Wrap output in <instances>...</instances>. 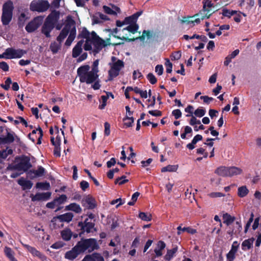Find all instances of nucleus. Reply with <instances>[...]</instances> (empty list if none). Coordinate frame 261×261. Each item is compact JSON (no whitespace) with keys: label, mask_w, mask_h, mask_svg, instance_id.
I'll return each instance as SVG.
<instances>
[{"label":"nucleus","mask_w":261,"mask_h":261,"mask_svg":"<svg viewBox=\"0 0 261 261\" xmlns=\"http://www.w3.org/2000/svg\"><path fill=\"white\" fill-rule=\"evenodd\" d=\"M178 168L177 165H168L162 168L161 171L162 172H175Z\"/></svg>","instance_id":"nucleus-34"},{"label":"nucleus","mask_w":261,"mask_h":261,"mask_svg":"<svg viewBox=\"0 0 261 261\" xmlns=\"http://www.w3.org/2000/svg\"><path fill=\"white\" fill-rule=\"evenodd\" d=\"M0 68L4 71H7L9 70V67L6 62L3 61L0 62Z\"/></svg>","instance_id":"nucleus-59"},{"label":"nucleus","mask_w":261,"mask_h":261,"mask_svg":"<svg viewBox=\"0 0 261 261\" xmlns=\"http://www.w3.org/2000/svg\"><path fill=\"white\" fill-rule=\"evenodd\" d=\"M165 65L167 67L166 72L167 73H171L172 69V64L169 60H167L166 62Z\"/></svg>","instance_id":"nucleus-61"},{"label":"nucleus","mask_w":261,"mask_h":261,"mask_svg":"<svg viewBox=\"0 0 261 261\" xmlns=\"http://www.w3.org/2000/svg\"><path fill=\"white\" fill-rule=\"evenodd\" d=\"M84 243L87 250L89 252H91L98 247L96 240L94 239H89L84 240Z\"/></svg>","instance_id":"nucleus-16"},{"label":"nucleus","mask_w":261,"mask_h":261,"mask_svg":"<svg viewBox=\"0 0 261 261\" xmlns=\"http://www.w3.org/2000/svg\"><path fill=\"white\" fill-rule=\"evenodd\" d=\"M14 7L13 3L9 1L3 6L1 21L4 25H8L12 19Z\"/></svg>","instance_id":"nucleus-6"},{"label":"nucleus","mask_w":261,"mask_h":261,"mask_svg":"<svg viewBox=\"0 0 261 261\" xmlns=\"http://www.w3.org/2000/svg\"><path fill=\"white\" fill-rule=\"evenodd\" d=\"M136 20L134 17L133 15H132L130 16L126 17L124 19V23H126V24H134L136 23Z\"/></svg>","instance_id":"nucleus-44"},{"label":"nucleus","mask_w":261,"mask_h":261,"mask_svg":"<svg viewBox=\"0 0 261 261\" xmlns=\"http://www.w3.org/2000/svg\"><path fill=\"white\" fill-rule=\"evenodd\" d=\"M194 108L191 105H189L186 108H185V111L186 112L189 113V114L186 115V117H190L193 115Z\"/></svg>","instance_id":"nucleus-53"},{"label":"nucleus","mask_w":261,"mask_h":261,"mask_svg":"<svg viewBox=\"0 0 261 261\" xmlns=\"http://www.w3.org/2000/svg\"><path fill=\"white\" fill-rule=\"evenodd\" d=\"M4 252L6 256L11 260L14 257V252L12 250L11 248L5 247L4 249Z\"/></svg>","instance_id":"nucleus-33"},{"label":"nucleus","mask_w":261,"mask_h":261,"mask_svg":"<svg viewBox=\"0 0 261 261\" xmlns=\"http://www.w3.org/2000/svg\"><path fill=\"white\" fill-rule=\"evenodd\" d=\"M223 218L224 220V223L226 224L227 226L232 223L235 219L234 217L231 216L227 213L223 215Z\"/></svg>","instance_id":"nucleus-31"},{"label":"nucleus","mask_w":261,"mask_h":261,"mask_svg":"<svg viewBox=\"0 0 261 261\" xmlns=\"http://www.w3.org/2000/svg\"><path fill=\"white\" fill-rule=\"evenodd\" d=\"M237 14V11L234 10L230 11L227 9H223L222 10V14L225 17L230 18L231 16Z\"/></svg>","instance_id":"nucleus-37"},{"label":"nucleus","mask_w":261,"mask_h":261,"mask_svg":"<svg viewBox=\"0 0 261 261\" xmlns=\"http://www.w3.org/2000/svg\"><path fill=\"white\" fill-rule=\"evenodd\" d=\"M82 36L86 39L84 49L91 51L94 54L98 53L107 45L106 42L99 38L94 32L90 33L87 30L83 31Z\"/></svg>","instance_id":"nucleus-2"},{"label":"nucleus","mask_w":261,"mask_h":261,"mask_svg":"<svg viewBox=\"0 0 261 261\" xmlns=\"http://www.w3.org/2000/svg\"><path fill=\"white\" fill-rule=\"evenodd\" d=\"M5 83V84L3 85L2 86L4 89L8 90L10 88V84L12 83L11 79L10 77L7 78Z\"/></svg>","instance_id":"nucleus-55"},{"label":"nucleus","mask_w":261,"mask_h":261,"mask_svg":"<svg viewBox=\"0 0 261 261\" xmlns=\"http://www.w3.org/2000/svg\"><path fill=\"white\" fill-rule=\"evenodd\" d=\"M248 193L249 190L245 186L240 187L238 188V195L240 197H244Z\"/></svg>","instance_id":"nucleus-30"},{"label":"nucleus","mask_w":261,"mask_h":261,"mask_svg":"<svg viewBox=\"0 0 261 261\" xmlns=\"http://www.w3.org/2000/svg\"><path fill=\"white\" fill-rule=\"evenodd\" d=\"M50 196V192L38 193L32 198V200L33 201L40 200L45 201L48 200Z\"/></svg>","instance_id":"nucleus-18"},{"label":"nucleus","mask_w":261,"mask_h":261,"mask_svg":"<svg viewBox=\"0 0 261 261\" xmlns=\"http://www.w3.org/2000/svg\"><path fill=\"white\" fill-rule=\"evenodd\" d=\"M60 144L59 142L57 143V145H55L54 154L57 157H60L61 155V148H60Z\"/></svg>","instance_id":"nucleus-46"},{"label":"nucleus","mask_w":261,"mask_h":261,"mask_svg":"<svg viewBox=\"0 0 261 261\" xmlns=\"http://www.w3.org/2000/svg\"><path fill=\"white\" fill-rule=\"evenodd\" d=\"M36 187L42 190H48L50 188V184L48 182H38Z\"/></svg>","instance_id":"nucleus-40"},{"label":"nucleus","mask_w":261,"mask_h":261,"mask_svg":"<svg viewBox=\"0 0 261 261\" xmlns=\"http://www.w3.org/2000/svg\"><path fill=\"white\" fill-rule=\"evenodd\" d=\"M124 125L127 127H130L134 123V119L133 117H126L124 118Z\"/></svg>","instance_id":"nucleus-45"},{"label":"nucleus","mask_w":261,"mask_h":261,"mask_svg":"<svg viewBox=\"0 0 261 261\" xmlns=\"http://www.w3.org/2000/svg\"><path fill=\"white\" fill-rule=\"evenodd\" d=\"M16 160L14 168L18 171L26 172L32 167L30 159L27 156L17 158Z\"/></svg>","instance_id":"nucleus-7"},{"label":"nucleus","mask_w":261,"mask_h":261,"mask_svg":"<svg viewBox=\"0 0 261 261\" xmlns=\"http://www.w3.org/2000/svg\"><path fill=\"white\" fill-rule=\"evenodd\" d=\"M163 67L162 65H157L155 68V72L159 75H161L163 74Z\"/></svg>","instance_id":"nucleus-58"},{"label":"nucleus","mask_w":261,"mask_h":261,"mask_svg":"<svg viewBox=\"0 0 261 261\" xmlns=\"http://www.w3.org/2000/svg\"><path fill=\"white\" fill-rule=\"evenodd\" d=\"M92 23L93 24H98L102 23V21L100 17H99V15L97 13L94 14L92 17Z\"/></svg>","instance_id":"nucleus-43"},{"label":"nucleus","mask_w":261,"mask_h":261,"mask_svg":"<svg viewBox=\"0 0 261 261\" xmlns=\"http://www.w3.org/2000/svg\"><path fill=\"white\" fill-rule=\"evenodd\" d=\"M68 35V37L65 44L67 46H69L76 36L75 21L70 16L67 17L65 25L59 35L57 37V40L59 42V44L54 42L51 43L50 45V49L53 54H56L60 48V44L64 40Z\"/></svg>","instance_id":"nucleus-1"},{"label":"nucleus","mask_w":261,"mask_h":261,"mask_svg":"<svg viewBox=\"0 0 261 261\" xmlns=\"http://www.w3.org/2000/svg\"><path fill=\"white\" fill-rule=\"evenodd\" d=\"M66 210L72 211L76 213H80L82 212V208L79 204L75 203H72L66 206Z\"/></svg>","instance_id":"nucleus-27"},{"label":"nucleus","mask_w":261,"mask_h":261,"mask_svg":"<svg viewBox=\"0 0 261 261\" xmlns=\"http://www.w3.org/2000/svg\"><path fill=\"white\" fill-rule=\"evenodd\" d=\"M101 99L102 100V103L99 105V108L100 109H103L105 108V106H106V102L108 99L107 96L102 95L101 96Z\"/></svg>","instance_id":"nucleus-60"},{"label":"nucleus","mask_w":261,"mask_h":261,"mask_svg":"<svg viewBox=\"0 0 261 261\" xmlns=\"http://www.w3.org/2000/svg\"><path fill=\"white\" fill-rule=\"evenodd\" d=\"M139 29V26L137 24L134 23V24H130L125 28H124L122 30V31H124L125 30H127L128 32L135 34L136 32H137L138 30Z\"/></svg>","instance_id":"nucleus-32"},{"label":"nucleus","mask_w":261,"mask_h":261,"mask_svg":"<svg viewBox=\"0 0 261 261\" xmlns=\"http://www.w3.org/2000/svg\"><path fill=\"white\" fill-rule=\"evenodd\" d=\"M191 119L190 120L189 123L191 125L194 126L196 124H200L201 122L200 120H197L196 118L193 115L191 116Z\"/></svg>","instance_id":"nucleus-49"},{"label":"nucleus","mask_w":261,"mask_h":261,"mask_svg":"<svg viewBox=\"0 0 261 261\" xmlns=\"http://www.w3.org/2000/svg\"><path fill=\"white\" fill-rule=\"evenodd\" d=\"M13 141V135L9 133L6 128L0 127V144L10 143Z\"/></svg>","instance_id":"nucleus-10"},{"label":"nucleus","mask_w":261,"mask_h":261,"mask_svg":"<svg viewBox=\"0 0 261 261\" xmlns=\"http://www.w3.org/2000/svg\"><path fill=\"white\" fill-rule=\"evenodd\" d=\"M166 247V244L162 241L158 242L156 248L154 249L155 257H159L163 255V250Z\"/></svg>","instance_id":"nucleus-20"},{"label":"nucleus","mask_w":261,"mask_h":261,"mask_svg":"<svg viewBox=\"0 0 261 261\" xmlns=\"http://www.w3.org/2000/svg\"><path fill=\"white\" fill-rule=\"evenodd\" d=\"M14 123L17 124L18 123H22L24 125H25V127L28 126V123L27 122L25 121V119H24L22 117H19L17 118V120H15L14 121Z\"/></svg>","instance_id":"nucleus-52"},{"label":"nucleus","mask_w":261,"mask_h":261,"mask_svg":"<svg viewBox=\"0 0 261 261\" xmlns=\"http://www.w3.org/2000/svg\"><path fill=\"white\" fill-rule=\"evenodd\" d=\"M73 217V215L72 213H66L64 214L54 217L51 220V223L55 224L58 221L69 222L72 220Z\"/></svg>","instance_id":"nucleus-14"},{"label":"nucleus","mask_w":261,"mask_h":261,"mask_svg":"<svg viewBox=\"0 0 261 261\" xmlns=\"http://www.w3.org/2000/svg\"><path fill=\"white\" fill-rule=\"evenodd\" d=\"M103 9L104 11L108 14L116 15V12L115 11V10L108 6H103Z\"/></svg>","instance_id":"nucleus-50"},{"label":"nucleus","mask_w":261,"mask_h":261,"mask_svg":"<svg viewBox=\"0 0 261 261\" xmlns=\"http://www.w3.org/2000/svg\"><path fill=\"white\" fill-rule=\"evenodd\" d=\"M194 115L198 117H202L205 114V110L203 109L198 108L194 112Z\"/></svg>","instance_id":"nucleus-42"},{"label":"nucleus","mask_w":261,"mask_h":261,"mask_svg":"<svg viewBox=\"0 0 261 261\" xmlns=\"http://www.w3.org/2000/svg\"><path fill=\"white\" fill-rule=\"evenodd\" d=\"M128 181V179H126L125 176H122L120 177L117 178L115 180V183L116 184H119L120 185L125 184V182Z\"/></svg>","instance_id":"nucleus-47"},{"label":"nucleus","mask_w":261,"mask_h":261,"mask_svg":"<svg viewBox=\"0 0 261 261\" xmlns=\"http://www.w3.org/2000/svg\"><path fill=\"white\" fill-rule=\"evenodd\" d=\"M139 217L141 220L145 221H150L151 220V215L149 213L140 212L139 214Z\"/></svg>","instance_id":"nucleus-36"},{"label":"nucleus","mask_w":261,"mask_h":261,"mask_svg":"<svg viewBox=\"0 0 261 261\" xmlns=\"http://www.w3.org/2000/svg\"><path fill=\"white\" fill-rule=\"evenodd\" d=\"M83 41H80L77 42L76 45L74 47L72 50V57L76 58L81 54L82 51V46L83 44Z\"/></svg>","instance_id":"nucleus-22"},{"label":"nucleus","mask_w":261,"mask_h":261,"mask_svg":"<svg viewBox=\"0 0 261 261\" xmlns=\"http://www.w3.org/2000/svg\"><path fill=\"white\" fill-rule=\"evenodd\" d=\"M228 176L237 175L241 174L242 172V169L236 167H228Z\"/></svg>","instance_id":"nucleus-28"},{"label":"nucleus","mask_w":261,"mask_h":261,"mask_svg":"<svg viewBox=\"0 0 261 261\" xmlns=\"http://www.w3.org/2000/svg\"><path fill=\"white\" fill-rule=\"evenodd\" d=\"M67 197L66 195L62 194L59 197L55 198L54 200L57 205L59 206L62 204H63L67 200Z\"/></svg>","instance_id":"nucleus-35"},{"label":"nucleus","mask_w":261,"mask_h":261,"mask_svg":"<svg viewBox=\"0 0 261 261\" xmlns=\"http://www.w3.org/2000/svg\"><path fill=\"white\" fill-rule=\"evenodd\" d=\"M254 241L253 238L244 240L242 243V250L246 251L250 249L253 246Z\"/></svg>","instance_id":"nucleus-24"},{"label":"nucleus","mask_w":261,"mask_h":261,"mask_svg":"<svg viewBox=\"0 0 261 261\" xmlns=\"http://www.w3.org/2000/svg\"><path fill=\"white\" fill-rule=\"evenodd\" d=\"M24 247L28 250L34 256H36L44 261L46 259L45 256L41 253L40 251L37 250L34 247H33L29 245L23 244Z\"/></svg>","instance_id":"nucleus-15"},{"label":"nucleus","mask_w":261,"mask_h":261,"mask_svg":"<svg viewBox=\"0 0 261 261\" xmlns=\"http://www.w3.org/2000/svg\"><path fill=\"white\" fill-rule=\"evenodd\" d=\"M228 167L225 166H221L215 171V173L221 176H228Z\"/></svg>","instance_id":"nucleus-25"},{"label":"nucleus","mask_w":261,"mask_h":261,"mask_svg":"<svg viewBox=\"0 0 261 261\" xmlns=\"http://www.w3.org/2000/svg\"><path fill=\"white\" fill-rule=\"evenodd\" d=\"M236 253L229 251L227 254L226 257L228 261H233L235 258V254Z\"/></svg>","instance_id":"nucleus-57"},{"label":"nucleus","mask_w":261,"mask_h":261,"mask_svg":"<svg viewBox=\"0 0 261 261\" xmlns=\"http://www.w3.org/2000/svg\"><path fill=\"white\" fill-rule=\"evenodd\" d=\"M64 243H62V242H58L53 244L51 246V247L53 249H58L62 248L64 246Z\"/></svg>","instance_id":"nucleus-62"},{"label":"nucleus","mask_w":261,"mask_h":261,"mask_svg":"<svg viewBox=\"0 0 261 261\" xmlns=\"http://www.w3.org/2000/svg\"><path fill=\"white\" fill-rule=\"evenodd\" d=\"M178 248L177 246L174 247L172 249H168L166 254L164 256V258L166 260H170L177 252Z\"/></svg>","instance_id":"nucleus-26"},{"label":"nucleus","mask_w":261,"mask_h":261,"mask_svg":"<svg viewBox=\"0 0 261 261\" xmlns=\"http://www.w3.org/2000/svg\"><path fill=\"white\" fill-rule=\"evenodd\" d=\"M45 173V169L41 166H39L37 170H30L28 172V175L31 178H34L37 177H41Z\"/></svg>","instance_id":"nucleus-17"},{"label":"nucleus","mask_w":261,"mask_h":261,"mask_svg":"<svg viewBox=\"0 0 261 261\" xmlns=\"http://www.w3.org/2000/svg\"><path fill=\"white\" fill-rule=\"evenodd\" d=\"M50 5L45 0H34L30 5V9L33 11L43 12L49 8Z\"/></svg>","instance_id":"nucleus-8"},{"label":"nucleus","mask_w":261,"mask_h":261,"mask_svg":"<svg viewBox=\"0 0 261 261\" xmlns=\"http://www.w3.org/2000/svg\"><path fill=\"white\" fill-rule=\"evenodd\" d=\"M79 225L82 227L84 231H86L87 233L92 232L95 230L94 224L91 220L89 221L88 218H86L84 222H79Z\"/></svg>","instance_id":"nucleus-13"},{"label":"nucleus","mask_w":261,"mask_h":261,"mask_svg":"<svg viewBox=\"0 0 261 261\" xmlns=\"http://www.w3.org/2000/svg\"><path fill=\"white\" fill-rule=\"evenodd\" d=\"M190 20H192L193 22H191V25L194 26L195 24H198L200 22L201 19V15L199 16L197 15V14L194 16L190 17Z\"/></svg>","instance_id":"nucleus-38"},{"label":"nucleus","mask_w":261,"mask_h":261,"mask_svg":"<svg viewBox=\"0 0 261 261\" xmlns=\"http://www.w3.org/2000/svg\"><path fill=\"white\" fill-rule=\"evenodd\" d=\"M181 231L183 232L187 231V232L191 233V234H194L196 232V229H193L190 227H184L182 228H181Z\"/></svg>","instance_id":"nucleus-56"},{"label":"nucleus","mask_w":261,"mask_h":261,"mask_svg":"<svg viewBox=\"0 0 261 261\" xmlns=\"http://www.w3.org/2000/svg\"><path fill=\"white\" fill-rule=\"evenodd\" d=\"M80 252L76 247H74L70 251L67 252L65 255V257L66 259L70 260H73L75 259L78 255L80 254Z\"/></svg>","instance_id":"nucleus-21"},{"label":"nucleus","mask_w":261,"mask_h":261,"mask_svg":"<svg viewBox=\"0 0 261 261\" xmlns=\"http://www.w3.org/2000/svg\"><path fill=\"white\" fill-rule=\"evenodd\" d=\"M109 65L110 69L108 71V81H112L119 74L120 70L124 66V63L122 60L112 56Z\"/></svg>","instance_id":"nucleus-5"},{"label":"nucleus","mask_w":261,"mask_h":261,"mask_svg":"<svg viewBox=\"0 0 261 261\" xmlns=\"http://www.w3.org/2000/svg\"><path fill=\"white\" fill-rule=\"evenodd\" d=\"M83 205L89 209H93L96 206L95 200L91 196H86L83 200Z\"/></svg>","instance_id":"nucleus-19"},{"label":"nucleus","mask_w":261,"mask_h":261,"mask_svg":"<svg viewBox=\"0 0 261 261\" xmlns=\"http://www.w3.org/2000/svg\"><path fill=\"white\" fill-rule=\"evenodd\" d=\"M200 99H203L204 102L207 104L210 103L213 100V98L207 96H201Z\"/></svg>","instance_id":"nucleus-64"},{"label":"nucleus","mask_w":261,"mask_h":261,"mask_svg":"<svg viewBox=\"0 0 261 261\" xmlns=\"http://www.w3.org/2000/svg\"><path fill=\"white\" fill-rule=\"evenodd\" d=\"M59 14L56 11H53L46 18L42 25L41 32L46 37H50V33L55 27V24L58 21Z\"/></svg>","instance_id":"nucleus-4"},{"label":"nucleus","mask_w":261,"mask_h":261,"mask_svg":"<svg viewBox=\"0 0 261 261\" xmlns=\"http://www.w3.org/2000/svg\"><path fill=\"white\" fill-rule=\"evenodd\" d=\"M98 64H99L98 60H96L95 61H94L93 65H92V70H93V71H94L95 72H96L97 73H98Z\"/></svg>","instance_id":"nucleus-63"},{"label":"nucleus","mask_w":261,"mask_h":261,"mask_svg":"<svg viewBox=\"0 0 261 261\" xmlns=\"http://www.w3.org/2000/svg\"><path fill=\"white\" fill-rule=\"evenodd\" d=\"M147 79L151 84H154L156 83V79L151 73H149L147 74Z\"/></svg>","instance_id":"nucleus-48"},{"label":"nucleus","mask_w":261,"mask_h":261,"mask_svg":"<svg viewBox=\"0 0 261 261\" xmlns=\"http://www.w3.org/2000/svg\"><path fill=\"white\" fill-rule=\"evenodd\" d=\"M83 261H103V258L99 254H93L84 257Z\"/></svg>","instance_id":"nucleus-23"},{"label":"nucleus","mask_w":261,"mask_h":261,"mask_svg":"<svg viewBox=\"0 0 261 261\" xmlns=\"http://www.w3.org/2000/svg\"><path fill=\"white\" fill-rule=\"evenodd\" d=\"M61 236L64 240L67 241L70 240L72 232L69 229H65L61 231Z\"/></svg>","instance_id":"nucleus-29"},{"label":"nucleus","mask_w":261,"mask_h":261,"mask_svg":"<svg viewBox=\"0 0 261 261\" xmlns=\"http://www.w3.org/2000/svg\"><path fill=\"white\" fill-rule=\"evenodd\" d=\"M26 51L21 49H14L13 48H8L6 49V54H7V59H11L14 58H20L24 54Z\"/></svg>","instance_id":"nucleus-11"},{"label":"nucleus","mask_w":261,"mask_h":261,"mask_svg":"<svg viewBox=\"0 0 261 261\" xmlns=\"http://www.w3.org/2000/svg\"><path fill=\"white\" fill-rule=\"evenodd\" d=\"M240 244L237 241H234L231 245L230 251L236 253L239 248Z\"/></svg>","instance_id":"nucleus-51"},{"label":"nucleus","mask_w":261,"mask_h":261,"mask_svg":"<svg viewBox=\"0 0 261 261\" xmlns=\"http://www.w3.org/2000/svg\"><path fill=\"white\" fill-rule=\"evenodd\" d=\"M89 65L82 66L77 69V74L80 81L82 83L91 84L96 81L98 77L97 73L91 69Z\"/></svg>","instance_id":"nucleus-3"},{"label":"nucleus","mask_w":261,"mask_h":261,"mask_svg":"<svg viewBox=\"0 0 261 261\" xmlns=\"http://www.w3.org/2000/svg\"><path fill=\"white\" fill-rule=\"evenodd\" d=\"M82 243H84V240H82L81 241L79 242L75 246L76 248L78 249L80 253L86 250L85 245Z\"/></svg>","instance_id":"nucleus-39"},{"label":"nucleus","mask_w":261,"mask_h":261,"mask_svg":"<svg viewBox=\"0 0 261 261\" xmlns=\"http://www.w3.org/2000/svg\"><path fill=\"white\" fill-rule=\"evenodd\" d=\"M18 184L20 185H21L22 186H24L26 187L28 189H30L32 186V183L29 180H19L18 181Z\"/></svg>","instance_id":"nucleus-41"},{"label":"nucleus","mask_w":261,"mask_h":261,"mask_svg":"<svg viewBox=\"0 0 261 261\" xmlns=\"http://www.w3.org/2000/svg\"><path fill=\"white\" fill-rule=\"evenodd\" d=\"M214 7V4L210 0H206L203 2V9L200 12L197 14L199 16L201 15V19H204L205 18H209L213 12L212 8Z\"/></svg>","instance_id":"nucleus-9"},{"label":"nucleus","mask_w":261,"mask_h":261,"mask_svg":"<svg viewBox=\"0 0 261 261\" xmlns=\"http://www.w3.org/2000/svg\"><path fill=\"white\" fill-rule=\"evenodd\" d=\"M172 114L176 119L179 118L181 116V112L179 109L173 110L172 112Z\"/></svg>","instance_id":"nucleus-54"},{"label":"nucleus","mask_w":261,"mask_h":261,"mask_svg":"<svg viewBox=\"0 0 261 261\" xmlns=\"http://www.w3.org/2000/svg\"><path fill=\"white\" fill-rule=\"evenodd\" d=\"M42 18L38 17L29 22L25 27V30L28 32H33L37 30L41 24Z\"/></svg>","instance_id":"nucleus-12"}]
</instances>
